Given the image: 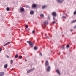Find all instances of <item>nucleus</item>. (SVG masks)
<instances>
[{"instance_id":"f257e3e1","label":"nucleus","mask_w":76,"mask_h":76,"mask_svg":"<svg viewBox=\"0 0 76 76\" xmlns=\"http://www.w3.org/2000/svg\"><path fill=\"white\" fill-rule=\"evenodd\" d=\"M27 43H28L29 46L31 47H33L34 44L33 43H32V42H31V41H27Z\"/></svg>"},{"instance_id":"f03ea898","label":"nucleus","mask_w":76,"mask_h":76,"mask_svg":"<svg viewBox=\"0 0 76 76\" xmlns=\"http://www.w3.org/2000/svg\"><path fill=\"white\" fill-rule=\"evenodd\" d=\"M34 69H35V68H33V69H32L29 70H28L27 71V73H30V72H32V71H33V70H34Z\"/></svg>"},{"instance_id":"7ed1b4c3","label":"nucleus","mask_w":76,"mask_h":76,"mask_svg":"<svg viewBox=\"0 0 76 76\" xmlns=\"http://www.w3.org/2000/svg\"><path fill=\"white\" fill-rule=\"evenodd\" d=\"M52 15L54 16H57V14L56 13V12H54L52 13Z\"/></svg>"},{"instance_id":"20e7f679","label":"nucleus","mask_w":76,"mask_h":76,"mask_svg":"<svg viewBox=\"0 0 76 76\" xmlns=\"http://www.w3.org/2000/svg\"><path fill=\"white\" fill-rule=\"evenodd\" d=\"M50 70H51V67H50V66H48L47 69V71L49 72Z\"/></svg>"},{"instance_id":"39448f33","label":"nucleus","mask_w":76,"mask_h":76,"mask_svg":"<svg viewBox=\"0 0 76 76\" xmlns=\"http://www.w3.org/2000/svg\"><path fill=\"white\" fill-rule=\"evenodd\" d=\"M37 7V5L36 4H33L32 5V8H36Z\"/></svg>"},{"instance_id":"423d86ee","label":"nucleus","mask_w":76,"mask_h":76,"mask_svg":"<svg viewBox=\"0 0 76 76\" xmlns=\"http://www.w3.org/2000/svg\"><path fill=\"white\" fill-rule=\"evenodd\" d=\"M57 1L58 3H62L64 0H58Z\"/></svg>"},{"instance_id":"0eeeda50","label":"nucleus","mask_w":76,"mask_h":76,"mask_svg":"<svg viewBox=\"0 0 76 76\" xmlns=\"http://www.w3.org/2000/svg\"><path fill=\"white\" fill-rule=\"evenodd\" d=\"M48 21H45L44 22V25H46L47 24H48Z\"/></svg>"},{"instance_id":"6e6552de","label":"nucleus","mask_w":76,"mask_h":76,"mask_svg":"<svg viewBox=\"0 0 76 76\" xmlns=\"http://www.w3.org/2000/svg\"><path fill=\"white\" fill-rule=\"evenodd\" d=\"M4 75V72H0V76H2Z\"/></svg>"},{"instance_id":"1a4fd4ad","label":"nucleus","mask_w":76,"mask_h":76,"mask_svg":"<svg viewBox=\"0 0 76 76\" xmlns=\"http://www.w3.org/2000/svg\"><path fill=\"white\" fill-rule=\"evenodd\" d=\"M45 65L46 66H48V61H47L45 62Z\"/></svg>"},{"instance_id":"9d476101","label":"nucleus","mask_w":76,"mask_h":76,"mask_svg":"<svg viewBox=\"0 0 76 76\" xmlns=\"http://www.w3.org/2000/svg\"><path fill=\"white\" fill-rule=\"evenodd\" d=\"M20 10L21 12H23L25 10V9L23 8H21L20 9Z\"/></svg>"},{"instance_id":"9b49d317","label":"nucleus","mask_w":76,"mask_h":76,"mask_svg":"<svg viewBox=\"0 0 76 76\" xmlns=\"http://www.w3.org/2000/svg\"><path fill=\"white\" fill-rule=\"evenodd\" d=\"M47 7V6H43L42 7V9H45V8H46V7Z\"/></svg>"},{"instance_id":"f8f14e48","label":"nucleus","mask_w":76,"mask_h":76,"mask_svg":"<svg viewBox=\"0 0 76 76\" xmlns=\"http://www.w3.org/2000/svg\"><path fill=\"white\" fill-rule=\"evenodd\" d=\"M8 65L7 64H6L4 65V68L5 69H7V67Z\"/></svg>"},{"instance_id":"ddd939ff","label":"nucleus","mask_w":76,"mask_h":76,"mask_svg":"<svg viewBox=\"0 0 76 76\" xmlns=\"http://www.w3.org/2000/svg\"><path fill=\"white\" fill-rule=\"evenodd\" d=\"M56 72L58 73L59 75H60V71H59V70H56Z\"/></svg>"},{"instance_id":"4468645a","label":"nucleus","mask_w":76,"mask_h":76,"mask_svg":"<svg viewBox=\"0 0 76 76\" xmlns=\"http://www.w3.org/2000/svg\"><path fill=\"white\" fill-rule=\"evenodd\" d=\"M7 11H10V8L9 7H7L6 9Z\"/></svg>"},{"instance_id":"2eb2a0df","label":"nucleus","mask_w":76,"mask_h":76,"mask_svg":"<svg viewBox=\"0 0 76 76\" xmlns=\"http://www.w3.org/2000/svg\"><path fill=\"white\" fill-rule=\"evenodd\" d=\"M19 59H22V56H20L19 57Z\"/></svg>"},{"instance_id":"dca6fc26","label":"nucleus","mask_w":76,"mask_h":76,"mask_svg":"<svg viewBox=\"0 0 76 76\" xmlns=\"http://www.w3.org/2000/svg\"><path fill=\"white\" fill-rule=\"evenodd\" d=\"M30 14H34V11H31L30 12Z\"/></svg>"},{"instance_id":"f3484780","label":"nucleus","mask_w":76,"mask_h":76,"mask_svg":"<svg viewBox=\"0 0 76 76\" xmlns=\"http://www.w3.org/2000/svg\"><path fill=\"white\" fill-rule=\"evenodd\" d=\"M37 49H38V48L36 47H34V50H37Z\"/></svg>"},{"instance_id":"a211bd4d","label":"nucleus","mask_w":76,"mask_h":76,"mask_svg":"<svg viewBox=\"0 0 76 76\" xmlns=\"http://www.w3.org/2000/svg\"><path fill=\"white\" fill-rule=\"evenodd\" d=\"M13 61L12 60H11V64H13Z\"/></svg>"},{"instance_id":"6ab92c4d","label":"nucleus","mask_w":76,"mask_h":76,"mask_svg":"<svg viewBox=\"0 0 76 76\" xmlns=\"http://www.w3.org/2000/svg\"><path fill=\"white\" fill-rule=\"evenodd\" d=\"M40 16H41V17H42V18H43L44 17V15H43V14L40 15Z\"/></svg>"},{"instance_id":"aec40b11","label":"nucleus","mask_w":76,"mask_h":76,"mask_svg":"<svg viewBox=\"0 0 76 76\" xmlns=\"http://www.w3.org/2000/svg\"><path fill=\"white\" fill-rule=\"evenodd\" d=\"M15 58H18V54L16 55L15 56Z\"/></svg>"},{"instance_id":"412c9836","label":"nucleus","mask_w":76,"mask_h":76,"mask_svg":"<svg viewBox=\"0 0 76 76\" xmlns=\"http://www.w3.org/2000/svg\"><path fill=\"white\" fill-rule=\"evenodd\" d=\"M28 26H29L28 25H26L25 28H28Z\"/></svg>"},{"instance_id":"4be33fe9","label":"nucleus","mask_w":76,"mask_h":76,"mask_svg":"<svg viewBox=\"0 0 76 76\" xmlns=\"http://www.w3.org/2000/svg\"><path fill=\"white\" fill-rule=\"evenodd\" d=\"M69 45H67L66 46V48H69Z\"/></svg>"},{"instance_id":"5701e85b","label":"nucleus","mask_w":76,"mask_h":76,"mask_svg":"<svg viewBox=\"0 0 76 76\" xmlns=\"http://www.w3.org/2000/svg\"><path fill=\"white\" fill-rule=\"evenodd\" d=\"M74 15H76V11H75L74 12Z\"/></svg>"},{"instance_id":"b1692460","label":"nucleus","mask_w":76,"mask_h":76,"mask_svg":"<svg viewBox=\"0 0 76 76\" xmlns=\"http://www.w3.org/2000/svg\"><path fill=\"white\" fill-rule=\"evenodd\" d=\"M32 33L33 34H35V30H34L33 31Z\"/></svg>"},{"instance_id":"393cba45","label":"nucleus","mask_w":76,"mask_h":76,"mask_svg":"<svg viewBox=\"0 0 76 76\" xmlns=\"http://www.w3.org/2000/svg\"><path fill=\"white\" fill-rule=\"evenodd\" d=\"M2 51V48H0V52H1Z\"/></svg>"},{"instance_id":"a878e982","label":"nucleus","mask_w":76,"mask_h":76,"mask_svg":"<svg viewBox=\"0 0 76 76\" xmlns=\"http://www.w3.org/2000/svg\"><path fill=\"white\" fill-rule=\"evenodd\" d=\"M8 44V43H6L5 45H4V46H6V45H7Z\"/></svg>"},{"instance_id":"bb28decb","label":"nucleus","mask_w":76,"mask_h":76,"mask_svg":"<svg viewBox=\"0 0 76 76\" xmlns=\"http://www.w3.org/2000/svg\"><path fill=\"white\" fill-rule=\"evenodd\" d=\"M46 38H48V39H49V37H48V36H47L46 37Z\"/></svg>"},{"instance_id":"cd10ccee","label":"nucleus","mask_w":76,"mask_h":76,"mask_svg":"<svg viewBox=\"0 0 76 76\" xmlns=\"http://www.w3.org/2000/svg\"><path fill=\"white\" fill-rule=\"evenodd\" d=\"M75 22H76V20H75L74 21H73L72 22V23H75Z\"/></svg>"},{"instance_id":"c85d7f7f","label":"nucleus","mask_w":76,"mask_h":76,"mask_svg":"<svg viewBox=\"0 0 76 76\" xmlns=\"http://www.w3.org/2000/svg\"><path fill=\"white\" fill-rule=\"evenodd\" d=\"M62 18H66V17L65 16H63Z\"/></svg>"},{"instance_id":"c756f323","label":"nucleus","mask_w":76,"mask_h":76,"mask_svg":"<svg viewBox=\"0 0 76 76\" xmlns=\"http://www.w3.org/2000/svg\"><path fill=\"white\" fill-rule=\"evenodd\" d=\"M10 43V42L7 43V44H9Z\"/></svg>"},{"instance_id":"7c9ffc66","label":"nucleus","mask_w":76,"mask_h":76,"mask_svg":"<svg viewBox=\"0 0 76 76\" xmlns=\"http://www.w3.org/2000/svg\"><path fill=\"white\" fill-rule=\"evenodd\" d=\"M74 28H76V25L74 27Z\"/></svg>"},{"instance_id":"2f4dec72","label":"nucleus","mask_w":76,"mask_h":76,"mask_svg":"<svg viewBox=\"0 0 76 76\" xmlns=\"http://www.w3.org/2000/svg\"><path fill=\"white\" fill-rule=\"evenodd\" d=\"M6 57L8 58H9V56L8 55H7Z\"/></svg>"},{"instance_id":"473e14b6","label":"nucleus","mask_w":76,"mask_h":76,"mask_svg":"<svg viewBox=\"0 0 76 76\" xmlns=\"http://www.w3.org/2000/svg\"><path fill=\"white\" fill-rule=\"evenodd\" d=\"M53 23H56V21H53L52 22Z\"/></svg>"},{"instance_id":"72a5a7b5","label":"nucleus","mask_w":76,"mask_h":76,"mask_svg":"<svg viewBox=\"0 0 76 76\" xmlns=\"http://www.w3.org/2000/svg\"><path fill=\"white\" fill-rule=\"evenodd\" d=\"M40 55H41V56H42V53H40Z\"/></svg>"},{"instance_id":"f704fd0d","label":"nucleus","mask_w":76,"mask_h":76,"mask_svg":"<svg viewBox=\"0 0 76 76\" xmlns=\"http://www.w3.org/2000/svg\"><path fill=\"white\" fill-rule=\"evenodd\" d=\"M25 61H26H26H27V60H26V59H25Z\"/></svg>"},{"instance_id":"c9c22d12","label":"nucleus","mask_w":76,"mask_h":76,"mask_svg":"<svg viewBox=\"0 0 76 76\" xmlns=\"http://www.w3.org/2000/svg\"><path fill=\"white\" fill-rule=\"evenodd\" d=\"M62 49H63V50H64V47H63V48H62Z\"/></svg>"},{"instance_id":"e433bc0d","label":"nucleus","mask_w":76,"mask_h":76,"mask_svg":"<svg viewBox=\"0 0 76 76\" xmlns=\"http://www.w3.org/2000/svg\"><path fill=\"white\" fill-rule=\"evenodd\" d=\"M53 20H55V18H53Z\"/></svg>"},{"instance_id":"4c0bfd02","label":"nucleus","mask_w":76,"mask_h":76,"mask_svg":"<svg viewBox=\"0 0 76 76\" xmlns=\"http://www.w3.org/2000/svg\"><path fill=\"white\" fill-rule=\"evenodd\" d=\"M45 37H46V34H45Z\"/></svg>"},{"instance_id":"58836bf2","label":"nucleus","mask_w":76,"mask_h":76,"mask_svg":"<svg viewBox=\"0 0 76 76\" xmlns=\"http://www.w3.org/2000/svg\"><path fill=\"white\" fill-rule=\"evenodd\" d=\"M11 70H13V69L12 68L11 69Z\"/></svg>"},{"instance_id":"ea45409f","label":"nucleus","mask_w":76,"mask_h":76,"mask_svg":"<svg viewBox=\"0 0 76 76\" xmlns=\"http://www.w3.org/2000/svg\"><path fill=\"white\" fill-rule=\"evenodd\" d=\"M71 32H72V31H73V30H71Z\"/></svg>"},{"instance_id":"a19ab883","label":"nucleus","mask_w":76,"mask_h":76,"mask_svg":"<svg viewBox=\"0 0 76 76\" xmlns=\"http://www.w3.org/2000/svg\"><path fill=\"white\" fill-rule=\"evenodd\" d=\"M28 29H29V30H30V29L29 28H28Z\"/></svg>"}]
</instances>
